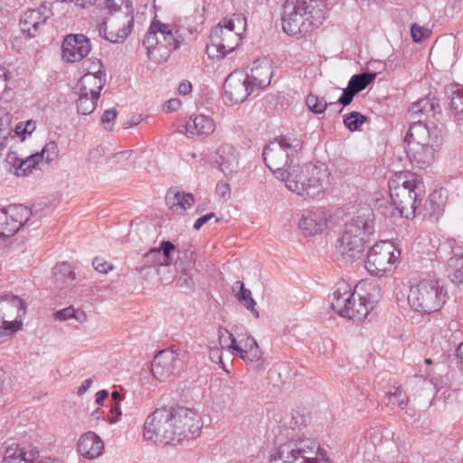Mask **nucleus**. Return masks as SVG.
<instances>
[{
	"instance_id": "nucleus-28",
	"label": "nucleus",
	"mask_w": 463,
	"mask_h": 463,
	"mask_svg": "<svg viewBox=\"0 0 463 463\" xmlns=\"http://www.w3.org/2000/svg\"><path fill=\"white\" fill-rule=\"evenodd\" d=\"M183 128L188 136H209L215 130V123L212 118L199 114L191 117Z\"/></svg>"
},
{
	"instance_id": "nucleus-40",
	"label": "nucleus",
	"mask_w": 463,
	"mask_h": 463,
	"mask_svg": "<svg viewBox=\"0 0 463 463\" xmlns=\"http://www.w3.org/2000/svg\"><path fill=\"white\" fill-rule=\"evenodd\" d=\"M159 21H153L149 26V29L146 34L145 39L143 40V45L147 50V56L150 57L151 51L158 44H161V41L159 40Z\"/></svg>"
},
{
	"instance_id": "nucleus-21",
	"label": "nucleus",
	"mask_w": 463,
	"mask_h": 463,
	"mask_svg": "<svg viewBox=\"0 0 463 463\" xmlns=\"http://www.w3.org/2000/svg\"><path fill=\"white\" fill-rule=\"evenodd\" d=\"M328 214L323 208H311L302 213L298 225L304 236H315L326 228Z\"/></svg>"
},
{
	"instance_id": "nucleus-39",
	"label": "nucleus",
	"mask_w": 463,
	"mask_h": 463,
	"mask_svg": "<svg viewBox=\"0 0 463 463\" xmlns=\"http://www.w3.org/2000/svg\"><path fill=\"white\" fill-rule=\"evenodd\" d=\"M449 268L452 269L449 275L451 282L455 285L463 283V256L455 254L449 261Z\"/></svg>"
},
{
	"instance_id": "nucleus-64",
	"label": "nucleus",
	"mask_w": 463,
	"mask_h": 463,
	"mask_svg": "<svg viewBox=\"0 0 463 463\" xmlns=\"http://www.w3.org/2000/svg\"><path fill=\"white\" fill-rule=\"evenodd\" d=\"M458 358L460 360L459 368L463 371V343H460L456 350Z\"/></svg>"
},
{
	"instance_id": "nucleus-15",
	"label": "nucleus",
	"mask_w": 463,
	"mask_h": 463,
	"mask_svg": "<svg viewBox=\"0 0 463 463\" xmlns=\"http://www.w3.org/2000/svg\"><path fill=\"white\" fill-rule=\"evenodd\" d=\"M25 305L23 299L12 293L0 296V324L7 326L6 333H15L21 329Z\"/></svg>"
},
{
	"instance_id": "nucleus-3",
	"label": "nucleus",
	"mask_w": 463,
	"mask_h": 463,
	"mask_svg": "<svg viewBox=\"0 0 463 463\" xmlns=\"http://www.w3.org/2000/svg\"><path fill=\"white\" fill-rule=\"evenodd\" d=\"M374 233V214L365 209L345 222L336 245L337 253L345 262L360 260L365 249V243Z\"/></svg>"
},
{
	"instance_id": "nucleus-49",
	"label": "nucleus",
	"mask_w": 463,
	"mask_h": 463,
	"mask_svg": "<svg viewBox=\"0 0 463 463\" xmlns=\"http://www.w3.org/2000/svg\"><path fill=\"white\" fill-rule=\"evenodd\" d=\"M11 133L9 127V117L3 115L0 111V150L6 146L7 137Z\"/></svg>"
},
{
	"instance_id": "nucleus-54",
	"label": "nucleus",
	"mask_w": 463,
	"mask_h": 463,
	"mask_svg": "<svg viewBox=\"0 0 463 463\" xmlns=\"http://www.w3.org/2000/svg\"><path fill=\"white\" fill-rule=\"evenodd\" d=\"M104 4L105 8L112 14L113 12L118 13L119 11H123V5L125 6L128 3L126 2V0H104Z\"/></svg>"
},
{
	"instance_id": "nucleus-19",
	"label": "nucleus",
	"mask_w": 463,
	"mask_h": 463,
	"mask_svg": "<svg viewBox=\"0 0 463 463\" xmlns=\"http://www.w3.org/2000/svg\"><path fill=\"white\" fill-rule=\"evenodd\" d=\"M62 59L67 62H78L88 56L91 50L90 39L82 33L68 34L61 45Z\"/></svg>"
},
{
	"instance_id": "nucleus-43",
	"label": "nucleus",
	"mask_w": 463,
	"mask_h": 463,
	"mask_svg": "<svg viewBox=\"0 0 463 463\" xmlns=\"http://www.w3.org/2000/svg\"><path fill=\"white\" fill-rule=\"evenodd\" d=\"M56 319L65 321L69 319H75L77 322L82 324L87 321V316L84 311L74 309L72 307L63 308L54 314Z\"/></svg>"
},
{
	"instance_id": "nucleus-46",
	"label": "nucleus",
	"mask_w": 463,
	"mask_h": 463,
	"mask_svg": "<svg viewBox=\"0 0 463 463\" xmlns=\"http://www.w3.org/2000/svg\"><path fill=\"white\" fill-rule=\"evenodd\" d=\"M367 120V117L357 111L344 116V124L350 131H355Z\"/></svg>"
},
{
	"instance_id": "nucleus-11",
	"label": "nucleus",
	"mask_w": 463,
	"mask_h": 463,
	"mask_svg": "<svg viewBox=\"0 0 463 463\" xmlns=\"http://www.w3.org/2000/svg\"><path fill=\"white\" fill-rule=\"evenodd\" d=\"M203 6L197 5L195 14L185 16L184 24L178 25L175 33L169 24L159 22V35L162 37L161 45L169 51H175L179 48L181 43H188L195 39L197 33V25L203 21Z\"/></svg>"
},
{
	"instance_id": "nucleus-34",
	"label": "nucleus",
	"mask_w": 463,
	"mask_h": 463,
	"mask_svg": "<svg viewBox=\"0 0 463 463\" xmlns=\"http://www.w3.org/2000/svg\"><path fill=\"white\" fill-rule=\"evenodd\" d=\"M425 209L430 213L432 221H438L442 214L445 207V200L441 191H434L431 193L425 203Z\"/></svg>"
},
{
	"instance_id": "nucleus-23",
	"label": "nucleus",
	"mask_w": 463,
	"mask_h": 463,
	"mask_svg": "<svg viewBox=\"0 0 463 463\" xmlns=\"http://www.w3.org/2000/svg\"><path fill=\"white\" fill-rule=\"evenodd\" d=\"M215 162L226 176H232L239 170L240 153L231 144H222L216 151Z\"/></svg>"
},
{
	"instance_id": "nucleus-55",
	"label": "nucleus",
	"mask_w": 463,
	"mask_h": 463,
	"mask_svg": "<svg viewBox=\"0 0 463 463\" xmlns=\"http://www.w3.org/2000/svg\"><path fill=\"white\" fill-rule=\"evenodd\" d=\"M20 454V449L7 448L5 452L4 462L5 463H18L22 456Z\"/></svg>"
},
{
	"instance_id": "nucleus-38",
	"label": "nucleus",
	"mask_w": 463,
	"mask_h": 463,
	"mask_svg": "<svg viewBox=\"0 0 463 463\" xmlns=\"http://www.w3.org/2000/svg\"><path fill=\"white\" fill-rule=\"evenodd\" d=\"M217 333L219 344L222 348L227 349L232 354H235L236 351H241V345L237 342L233 335L226 328L220 326Z\"/></svg>"
},
{
	"instance_id": "nucleus-8",
	"label": "nucleus",
	"mask_w": 463,
	"mask_h": 463,
	"mask_svg": "<svg viewBox=\"0 0 463 463\" xmlns=\"http://www.w3.org/2000/svg\"><path fill=\"white\" fill-rule=\"evenodd\" d=\"M302 146L303 142L300 139L281 137L264 147V162L277 179L281 181L288 173V166L298 161L296 155Z\"/></svg>"
},
{
	"instance_id": "nucleus-16",
	"label": "nucleus",
	"mask_w": 463,
	"mask_h": 463,
	"mask_svg": "<svg viewBox=\"0 0 463 463\" xmlns=\"http://www.w3.org/2000/svg\"><path fill=\"white\" fill-rule=\"evenodd\" d=\"M31 216V209L23 204H13L0 210V240L14 236Z\"/></svg>"
},
{
	"instance_id": "nucleus-22",
	"label": "nucleus",
	"mask_w": 463,
	"mask_h": 463,
	"mask_svg": "<svg viewBox=\"0 0 463 463\" xmlns=\"http://www.w3.org/2000/svg\"><path fill=\"white\" fill-rule=\"evenodd\" d=\"M175 246L169 241H163L159 248H153L142 257V266L137 268L139 273L145 268L169 266L173 261L172 253Z\"/></svg>"
},
{
	"instance_id": "nucleus-63",
	"label": "nucleus",
	"mask_w": 463,
	"mask_h": 463,
	"mask_svg": "<svg viewBox=\"0 0 463 463\" xmlns=\"http://www.w3.org/2000/svg\"><path fill=\"white\" fill-rule=\"evenodd\" d=\"M192 90V84L189 81H183L178 86V92L181 95H187Z\"/></svg>"
},
{
	"instance_id": "nucleus-25",
	"label": "nucleus",
	"mask_w": 463,
	"mask_h": 463,
	"mask_svg": "<svg viewBox=\"0 0 463 463\" xmlns=\"http://www.w3.org/2000/svg\"><path fill=\"white\" fill-rule=\"evenodd\" d=\"M77 451L84 458L96 459L104 451V442L94 431H87L80 437Z\"/></svg>"
},
{
	"instance_id": "nucleus-35",
	"label": "nucleus",
	"mask_w": 463,
	"mask_h": 463,
	"mask_svg": "<svg viewBox=\"0 0 463 463\" xmlns=\"http://www.w3.org/2000/svg\"><path fill=\"white\" fill-rule=\"evenodd\" d=\"M409 398L401 386L392 387L385 397V406L393 410L395 407L404 410Z\"/></svg>"
},
{
	"instance_id": "nucleus-10",
	"label": "nucleus",
	"mask_w": 463,
	"mask_h": 463,
	"mask_svg": "<svg viewBox=\"0 0 463 463\" xmlns=\"http://www.w3.org/2000/svg\"><path fill=\"white\" fill-rule=\"evenodd\" d=\"M176 409L162 407L147 416L144 423V437L156 443H173Z\"/></svg>"
},
{
	"instance_id": "nucleus-48",
	"label": "nucleus",
	"mask_w": 463,
	"mask_h": 463,
	"mask_svg": "<svg viewBox=\"0 0 463 463\" xmlns=\"http://www.w3.org/2000/svg\"><path fill=\"white\" fill-rule=\"evenodd\" d=\"M59 149L55 142L47 143L41 152L35 153L36 155L43 156V164L48 165L58 156Z\"/></svg>"
},
{
	"instance_id": "nucleus-52",
	"label": "nucleus",
	"mask_w": 463,
	"mask_h": 463,
	"mask_svg": "<svg viewBox=\"0 0 463 463\" xmlns=\"http://www.w3.org/2000/svg\"><path fill=\"white\" fill-rule=\"evenodd\" d=\"M116 118L117 110L115 109L105 110L101 116V124L104 128L109 131L112 130Z\"/></svg>"
},
{
	"instance_id": "nucleus-56",
	"label": "nucleus",
	"mask_w": 463,
	"mask_h": 463,
	"mask_svg": "<svg viewBox=\"0 0 463 463\" xmlns=\"http://www.w3.org/2000/svg\"><path fill=\"white\" fill-rule=\"evenodd\" d=\"M92 265L94 269L100 273H107L112 269V266L109 262L99 258H95Z\"/></svg>"
},
{
	"instance_id": "nucleus-20",
	"label": "nucleus",
	"mask_w": 463,
	"mask_h": 463,
	"mask_svg": "<svg viewBox=\"0 0 463 463\" xmlns=\"http://www.w3.org/2000/svg\"><path fill=\"white\" fill-rule=\"evenodd\" d=\"M51 11L46 6L29 9L24 13L20 19V27L28 37L33 38L44 31L46 22L50 18Z\"/></svg>"
},
{
	"instance_id": "nucleus-30",
	"label": "nucleus",
	"mask_w": 463,
	"mask_h": 463,
	"mask_svg": "<svg viewBox=\"0 0 463 463\" xmlns=\"http://www.w3.org/2000/svg\"><path fill=\"white\" fill-rule=\"evenodd\" d=\"M373 307V303L368 301L365 298L354 295L349 306V310L354 312V316H345L344 317L360 322L366 317ZM350 315L352 314L350 313Z\"/></svg>"
},
{
	"instance_id": "nucleus-58",
	"label": "nucleus",
	"mask_w": 463,
	"mask_h": 463,
	"mask_svg": "<svg viewBox=\"0 0 463 463\" xmlns=\"http://www.w3.org/2000/svg\"><path fill=\"white\" fill-rule=\"evenodd\" d=\"M8 76L9 72L5 70V68L0 66V97L7 89Z\"/></svg>"
},
{
	"instance_id": "nucleus-51",
	"label": "nucleus",
	"mask_w": 463,
	"mask_h": 463,
	"mask_svg": "<svg viewBox=\"0 0 463 463\" xmlns=\"http://www.w3.org/2000/svg\"><path fill=\"white\" fill-rule=\"evenodd\" d=\"M411 38L415 43H421L424 38H427L430 34V31L423 26H420L417 24H413L411 28Z\"/></svg>"
},
{
	"instance_id": "nucleus-27",
	"label": "nucleus",
	"mask_w": 463,
	"mask_h": 463,
	"mask_svg": "<svg viewBox=\"0 0 463 463\" xmlns=\"http://www.w3.org/2000/svg\"><path fill=\"white\" fill-rule=\"evenodd\" d=\"M165 202L173 213L183 215L188 208L194 205L195 201L192 194L171 188L166 193Z\"/></svg>"
},
{
	"instance_id": "nucleus-36",
	"label": "nucleus",
	"mask_w": 463,
	"mask_h": 463,
	"mask_svg": "<svg viewBox=\"0 0 463 463\" xmlns=\"http://www.w3.org/2000/svg\"><path fill=\"white\" fill-rule=\"evenodd\" d=\"M240 288L239 293L237 294V299L243 304V306L251 312V314L259 318L260 314L259 311L255 308L256 301L253 299L251 296V291L248 288H245L244 284L241 281H237L232 289L235 290L236 288Z\"/></svg>"
},
{
	"instance_id": "nucleus-60",
	"label": "nucleus",
	"mask_w": 463,
	"mask_h": 463,
	"mask_svg": "<svg viewBox=\"0 0 463 463\" xmlns=\"http://www.w3.org/2000/svg\"><path fill=\"white\" fill-rule=\"evenodd\" d=\"M214 217V213H207L200 218H198L194 224V230H200V228L205 224L210 219L213 218Z\"/></svg>"
},
{
	"instance_id": "nucleus-4",
	"label": "nucleus",
	"mask_w": 463,
	"mask_h": 463,
	"mask_svg": "<svg viewBox=\"0 0 463 463\" xmlns=\"http://www.w3.org/2000/svg\"><path fill=\"white\" fill-rule=\"evenodd\" d=\"M388 184L391 200L401 215L406 218L415 216L425 194L421 178L415 173L402 171L395 173Z\"/></svg>"
},
{
	"instance_id": "nucleus-14",
	"label": "nucleus",
	"mask_w": 463,
	"mask_h": 463,
	"mask_svg": "<svg viewBox=\"0 0 463 463\" xmlns=\"http://www.w3.org/2000/svg\"><path fill=\"white\" fill-rule=\"evenodd\" d=\"M185 353L182 350L165 349L160 351L151 363L153 376L164 382L171 375L178 374L184 368Z\"/></svg>"
},
{
	"instance_id": "nucleus-9",
	"label": "nucleus",
	"mask_w": 463,
	"mask_h": 463,
	"mask_svg": "<svg viewBox=\"0 0 463 463\" xmlns=\"http://www.w3.org/2000/svg\"><path fill=\"white\" fill-rule=\"evenodd\" d=\"M446 291L434 280H421L411 287L408 294L409 305L417 312L430 314L441 308L445 303Z\"/></svg>"
},
{
	"instance_id": "nucleus-5",
	"label": "nucleus",
	"mask_w": 463,
	"mask_h": 463,
	"mask_svg": "<svg viewBox=\"0 0 463 463\" xmlns=\"http://www.w3.org/2000/svg\"><path fill=\"white\" fill-rule=\"evenodd\" d=\"M327 180L328 173L323 165L311 163L300 165L297 161L288 166L281 181L291 192L303 197L314 198L323 191Z\"/></svg>"
},
{
	"instance_id": "nucleus-7",
	"label": "nucleus",
	"mask_w": 463,
	"mask_h": 463,
	"mask_svg": "<svg viewBox=\"0 0 463 463\" xmlns=\"http://www.w3.org/2000/svg\"><path fill=\"white\" fill-rule=\"evenodd\" d=\"M245 28L246 18L241 14L223 18L212 29L207 51L210 52L214 49L217 56L223 58L239 45Z\"/></svg>"
},
{
	"instance_id": "nucleus-18",
	"label": "nucleus",
	"mask_w": 463,
	"mask_h": 463,
	"mask_svg": "<svg viewBox=\"0 0 463 463\" xmlns=\"http://www.w3.org/2000/svg\"><path fill=\"white\" fill-rule=\"evenodd\" d=\"M223 90L225 99L232 104L243 102L254 91L244 71L232 72L224 81Z\"/></svg>"
},
{
	"instance_id": "nucleus-42",
	"label": "nucleus",
	"mask_w": 463,
	"mask_h": 463,
	"mask_svg": "<svg viewBox=\"0 0 463 463\" xmlns=\"http://www.w3.org/2000/svg\"><path fill=\"white\" fill-rule=\"evenodd\" d=\"M99 97L87 94L79 90L78 111L83 115H89L94 111Z\"/></svg>"
},
{
	"instance_id": "nucleus-61",
	"label": "nucleus",
	"mask_w": 463,
	"mask_h": 463,
	"mask_svg": "<svg viewBox=\"0 0 463 463\" xmlns=\"http://www.w3.org/2000/svg\"><path fill=\"white\" fill-rule=\"evenodd\" d=\"M20 160L21 159L18 158L16 152L11 151L6 156V162L12 165L14 167H15L16 170Z\"/></svg>"
},
{
	"instance_id": "nucleus-2",
	"label": "nucleus",
	"mask_w": 463,
	"mask_h": 463,
	"mask_svg": "<svg viewBox=\"0 0 463 463\" xmlns=\"http://www.w3.org/2000/svg\"><path fill=\"white\" fill-rule=\"evenodd\" d=\"M327 8L323 0H285L282 28L290 35L304 37L325 21Z\"/></svg>"
},
{
	"instance_id": "nucleus-24",
	"label": "nucleus",
	"mask_w": 463,
	"mask_h": 463,
	"mask_svg": "<svg viewBox=\"0 0 463 463\" xmlns=\"http://www.w3.org/2000/svg\"><path fill=\"white\" fill-rule=\"evenodd\" d=\"M355 293L352 290V287L345 281L336 283L332 295V308L335 313L344 317L345 316H354V312L349 310L351 301Z\"/></svg>"
},
{
	"instance_id": "nucleus-50",
	"label": "nucleus",
	"mask_w": 463,
	"mask_h": 463,
	"mask_svg": "<svg viewBox=\"0 0 463 463\" xmlns=\"http://www.w3.org/2000/svg\"><path fill=\"white\" fill-rule=\"evenodd\" d=\"M21 458L18 463H34L35 459L39 457V451L36 448L29 447L28 449H20Z\"/></svg>"
},
{
	"instance_id": "nucleus-33",
	"label": "nucleus",
	"mask_w": 463,
	"mask_h": 463,
	"mask_svg": "<svg viewBox=\"0 0 463 463\" xmlns=\"http://www.w3.org/2000/svg\"><path fill=\"white\" fill-rule=\"evenodd\" d=\"M238 354L245 362H258L262 357V352L260 349L258 343L252 336H248L244 342L243 346L241 345V351H236Z\"/></svg>"
},
{
	"instance_id": "nucleus-44",
	"label": "nucleus",
	"mask_w": 463,
	"mask_h": 463,
	"mask_svg": "<svg viewBox=\"0 0 463 463\" xmlns=\"http://www.w3.org/2000/svg\"><path fill=\"white\" fill-rule=\"evenodd\" d=\"M306 102L308 109L315 114H321L328 106L336 105L335 102L327 103L323 97L312 93L307 97Z\"/></svg>"
},
{
	"instance_id": "nucleus-17",
	"label": "nucleus",
	"mask_w": 463,
	"mask_h": 463,
	"mask_svg": "<svg viewBox=\"0 0 463 463\" xmlns=\"http://www.w3.org/2000/svg\"><path fill=\"white\" fill-rule=\"evenodd\" d=\"M200 417L192 410L180 407L176 409L174 442L198 437L201 433Z\"/></svg>"
},
{
	"instance_id": "nucleus-29",
	"label": "nucleus",
	"mask_w": 463,
	"mask_h": 463,
	"mask_svg": "<svg viewBox=\"0 0 463 463\" xmlns=\"http://www.w3.org/2000/svg\"><path fill=\"white\" fill-rule=\"evenodd\" d=\"M105 84L106 78L104 72L98 71L94 73L88 72L84 74L80 78L78 87L80 91L99 98L100 91Z\"/></svg>"
},
{
	"instance_id": "nucleus-26",
	"label": "nucleus",
	"mask_w": 463,
	"mask_h": 463,
	"mask_svg": "<svg viewBox=\"0 0 463 463\" xmlns=\"http://www.w3.org/2000/svg\"><path fill=\"white\" fill-rule=\"evenodd\" d=\"M271 78V65L267 61H255L250 69V73H248L249 83L253 90L268 87Z\"/></svg>"
},
{
	"instance_id": "nucleus-12",
	"label": "nucleus",
	"mask_w": 463,
	"mask_h": 463,
	"mask_svg": "<svg viewBox=\"0 0 463 463\" xmlns=\"http://www.w3.org/2000/svg\"><path fill=\"white\" fill-rule=\"evenodd\" d=\"M400 256L394 244L389 241L375 243L368 251L365 269L375 276H383L392 271L393 265Z\"/></svg>"
},
{
	"instance_id": "nucleus-47",
	"label": "nucleus",
	"mask_w": 463,
	"mask_h": 463,
	"mask_svg": "<svg viewBox=\"0 0 463 463\" xmlns=\"http://www.w3.org/2000/svg\"><path fill=\"white\" fill-rule=\"evenodd\" d=\"M181 274L176 279L178 287L184 289L185 293H191L194 289V281L192 271L181 270Z\"/></svg>"
},
{
	"instance_id": "nucleus-53",
	"label": "nucleus",
	"mask_w": 463,
	"mask_h": 463,
	"mask_svg": "<svg viewBox=\"0 0 463 463\" xmlns=\"http://www.w3.org/2000/svg\"><path fill=\"white\" fill-rule=\"evenodd\" d=\"M355 94H357L355 90L350 89V87L347 85V87L344 89L342 95L335 103L347 106L352 102Z\"/></svg>"
},
{
	"instance_id": "nucleus-62",
	"label": "nucleus",
	"mask_w": 463,
	"mask_h": 463,
	"mask_svg": "<svg viewBox=\"0 0 463 463\" xmlns=\"http://www.w3.org/2000/svg\"><path fill=\"white\" fill-rule=\"evenodd\" d=\"M180 106L181 101L178 99H171L165 104L166 109L168 111H175L180 108Z\"/></svg>"
},
{
	"instance_id": "nucleus-57",
	"label": "nucleus",
	"mask_w": 463,
	"mask_h": 463,
	"mask_svg": "<svg viewBox=\"0 0 463 463\" xmlns=\"http://www.w3.org/2000/svg\"><path fill=\"white\" fill-rule=\"evenodd\" d=\"M120 416H121V411L119 408V404L113 403L110 407L109 415L108 417V421L110 424H115L119 420Z\"/></svg>"
},
{
	"instance_id": "nucleus-45",
	"label": "nucleus",
	"mask_w": 463,
	"mask_h": 463,
	"mask_svg": "<svg viewBox=\"0 0 463 463\" xmlns=\"http://www.w3.org/2000/svg\"><path fill=\"white\" fill-rule=\"evenodd\" d=\"M450 110L456 120H463V89H458L452 93Z\"/></svg>"
},
{
	"instance_id": "nucleus-1",
	"label": "nucleus",
	"mask_w": 463,
	"mask_h": 463,
	"mask_svg": "<svg viewBox=\"0 0 463 463\" xmlns=\"http://www.w3.org/2000/svg\"><path fill=\"white\" fill-rule=\"evenodd\" d=\"M409 112L415 121L405 136L406 153L411 163L420 168L427 167L435 161V155L442 144L441 129L434 121H424L421 116H435L439 112L438 99L426 97L412 103Z\"/></svg>"
},
{
	"instance_id": "nucleus-6",
	"label": "nucleus",
	"mask_w": 463,
	"mask_h": 463,
	"mask_svg": "<svg viewBox=\"0 0 463 463\" xmlns=\"http://www.w3.org/2000/svg\"><path fill=\"white\" fill-rule=\"evenodd\" d=\"M311 438L295 435L279 444L270 454V463H330Z\"/></svg>"
},
{
	"instance_id": "nucleus-31",
	"label": "nucleus",
	"mask_w": 463,
	"mask_h": 463,
	"mask_svg": "<svg viewBox=\"0 0 463 463\" xmlns=\"http://www.w3.org/2000/svg\"><path fill=\"white\" fill-rule=\"evenodd\" d=\"M53 279L58 288L64 289L71 285L75 279V274L68 263L62 262L54 267Z\"/></svg>"
},
{
	"instance_id": "nucleus-37",
	"label": "nucleus",
	"mask_w": 463,
	"mask_h": 463,
	"mask_svg": "<svg viewBox=\"0 0 463 463\" xmlns=\"http://www.w3.org/2000/svg\"><path fill=\"white\" fill-rule=\"evenodd\" d=\"M43 164L42 155H31L24 159H21L17 165V175H28L35 169H41L40 165Z\"/></svg>"
},
{
	"instance_id": "nucleus-59",
	"label": "nucleus",
	"mask_w": 463,
	"mask_h": 463,
	"mask_svg": "<svg viewBox=\"0 0 463 463\" xmlns=\"http://www.w3.org/2000/svg\"><path fill=\"white\" fill-rule=\"evenodd\" d=\"M216 193L222 198H227L230 196L231 189L227 183H219L216 185Z\"/></svg>"
},
{
	"instance_id": "nucleus-32",
	"label": "nucleus",
	"mask_w": 463,
	"mask_h": 463,
	"mask_svg": "<svg viewBox=\"0 0 463 463\" xmlns=\"http://www.w3.org/2000/svg\"><path fill=\"white\" fill-rule=\"evenodd\" d=\"M178 257L175 265L178 269L192 271L195 269V248L192 245H184L177 250Z\"/></svg>"
},
{
	"instance_id": "nucleus-41",
	"label": "nucleus",
	"mask_w": 463,
	"mask_h": 463,
	"mask_svg": "<svg viewBox=\"0 0 463 463\" xmlns=\"http://www.w3.org/2000/svg\"><path fill=\"white\" fill-rule=\"evenodd\" d=\"M375 78V72H362L354 74L351 77L348 86L358 93L364 90Z\"/></svg>"
},
{
	"instance_id": "nucleus-13",
	"label": "nucleus",
	"mask_w": 463,
	"mask_h": 463,
	"mask_svg": "<svg viewBox=\"0 0 463 463\" xmlns=\"http://www.w3.org/2000/svg\"><path fill=\"white\" fill-rule=\"evenodd\" d=\"M134 24L133 10L129 4L125 5L124 11L105 19L99 28L104 32L106 40L118 43H123L132 31Z\"/></svg>"
}]
</instances>
